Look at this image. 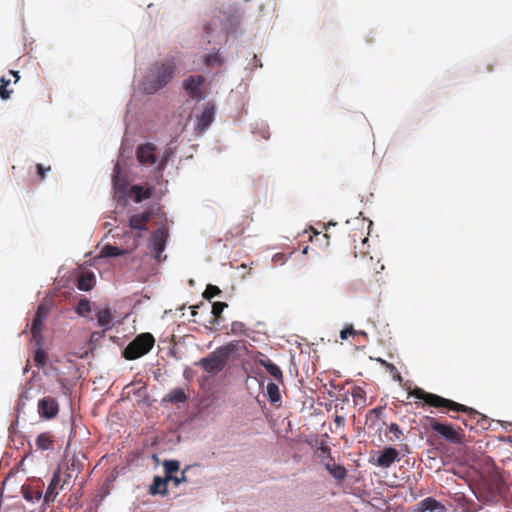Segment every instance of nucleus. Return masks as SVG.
Here are the masks:
<instances>
[{
	"instance_id": "f257e3e1",
	"label": "nucleus",
	"mask_w": 512,
	"mask_h": 512,
	"mask_svg": "<svg viewBox=\"0 0 512 512\" xmlns=\"http://www.w3.org/2000/svg\"><path fill=\"white\" fill-rule=\"evenodd\" d=\"M409 394L419 400L424 401L427 405L431 407L444 409L445 412L447 413L449 411L465 413L467 415V420L476 421V424L480 425L482 428H485V425L488 422L487 417L481 414L480 412L476 411L474 408L457 403L453 400L444 398L437 394L426 392L421 388H415Z\"/></svg>"
},
{
	"instance_id": "f03ea898",
	"label": "nucleus",
	"mask_w": 512,
	"mask_h": 512,
	"mask_svg": "<svg viewBox=\"0 0 512 512\" xmlns=\"http://www.w3.org/2000/svg\"><path fill=\"white\" fill-rule=\"evenodd\" d=\"M175 70L173 59L153 64L142 83L145 93L153 94L165 87L174 77Z\"/></svg>"
},
{
	"instance_id": "7ed1b4c3",
	"label": "nucleus",
	"mask_w": 512,
	"mask_h": 512,
	"mask_svg": "<svg viewBox=\"0 0 512 512\" xmlns=\"http://www.w3.org/2000/svg\"><path fill=\"white\" fill-rule=\"evenodd\" d=\"M155 339L150 333L136 336L123 350L122 355L127 360H135L146 355L154 346Z\"/></svg>"
},
{
	"instance_id": "20e7f679",
	"label": "nucleus",
	"mask_w": 512,
	"mask_h": 512,
	"mask_svg": "<svg viewBox=\"0 0 512 512\" xmlns=\"http://www.w3.org/2000/svg\"><path fill=\"white\" fill-rule=\"evenodd\" d=\"M226 20H229V17L225 13L219 12L203 25V31L206 34L208 43L216 41V38L218 41L227 38L229 28Z\"/></svg>"
},
{
	"instance_id": "39448f33",
	"label": "nucleus",
	"mask_w": 512,
	"mask_h": 512,
	"mask_svg": "<svg viewBox=\"0 0 512 512\" xmlns=\"http://www.w3.org/2000/svg\"><path fill=\"white\" fill-rule=\"evenodd\" d=\"M430 428L451 444L460 445L465 441V433L462 428H454L452 425L440 423L433 417H426Z\"/></svg>"
},
{
	"instance_id": "423d86ee",
	"label": "nucleus",
	"mask_w": 512,
	"mask_h": 512,
	"mask_svg": "<svg viewBox=\"0 0 512 512\" xmlns=\"http://www.w3.org/2000/svg\"><path fill=\"white\" fill-rule=\"evenodd\" d=\"M229 353V349L224 347L219 348L208 357L202 358L199 361V365H201L207 373L214 376L224 369Z\"/></svg>"
},
{
	"instance_id": "0eeeda50",
	"label": "nucleus",
	"mask_w": 512,
	"mask_h": 512,
	"mask_svg": "<svg viewBox=\"0 0 512 512\" xmlns=\"http://www.w3.org/2000/svg\"><path fill=\"white\" fill-rule=\"evenodd\" d=\"M206 79L202 75H191L183 81V89L194 100L203 99V86Z\"/></svg>"
},
{
	"instance_id": "6e6552de",
	"label": "nucleus",
	"mask_w": 512,
	"mask_h": 512,
	"mask_svg": "<svg viewBox=\"0 0 512 512\" xmlns=\"http://www.w3.org/2000/svg\"><path fill=\"white\" fill-rule=\"evenodd\" d=\"M169 237L167 227L163 226L158 228L151 234L150 246L154 252V256L157 260H160L161 254L166 248V242Z\"/></svg>"
},
{
	"instance_id": "1a4fd4ad",
	"label": "nucleus",
	"mask_w": 512,
	"mask_h": 512,
	"mask_svg": "<svg viewBox=\"0 0 512 512\" xmlns=\"http://www.w3.org/2000/svg\"><path fill=\"white\" fill-rule=\"evenodd\" d=\"M59 411V405L54 397L46 396L38 401V413L45 419L54 418Z\"/></svg>"
},
{
	"instance_id": "9d476101",
	"label": "nucleus",
	"mask_w": 512,
	"mask_h": 512,
	"mask_svg": "<svg viewBox=\"0 0 512 512\" xmlns=\"http://www.w3.org/2000/svg\"><path fill=\"white\" fill-rule=\"evenodd\" d=\"M156 146L152 143H145L137 148V160L141 164L153 165L156 163L157 158L155 155Z\"/></svg>"
},
{
	"instance_id": "9b49d317",
	"label": "nucleus",
	"mask_w": 512,
	"mask_h": 512,
	"mask_svg": "<svg viewBox=\"0 0 512 512\" xmlns=\"http://www.w3.org/2000/svg\"><path fill=\"white\" fill-rule=\"evenodd\" d=\"M399 452L396 448L392 446L384 447V449L380 452V455L376 459L375 464L381 468H388L394 462L399 461Z\"/></svg>"
},
{
	"instance_id": "f8f14e48",
	"label": "nucleus",
	"mask_w": 512,
	"mask_h": 512,
	"mask_svg": "<svg viewBox=\"0 0 512 512\" xmlns=\"http://www.w3.org/2000/svg\"><path fill=\"white\" fill-rule=\"evenodd\" d=\"M215 107L210 103H207L204 107L202 114L198 118L196 130L199 133H203L214 121Z\"/></svg>"
},
{
	"instance_id": "ddd939ff",
	"label": "nucleus",
	"mask_w": 512,
	"mask_h": 512,
	"mask_svg": "<svg viewBox=\"0 0 512 512\" xmlns=\"http://www.w3.org/2000/svg\"><path fill=\"white\" fill-rule=\"evenodd\" d=\"M417 512H445L443 504L432 497H427L417 504Z\"/></svg>"
},
{
	"instance_id": "4468645a",
	"label": "nucleus",
	"mask_w": 512,
	"mask_h": 512,
	"mask_svg": "<svg viewBox=\"0 0 512 512\" xmlns=\"http://www.w3.org/2000/svg\"><path fill=\"white\" fill-rule=\"evenodd\" d=\"M61 481L60 469L55 470L53 477L48 485L47 491L44 495L45 503L53 502L58 495V487Z\"/></svg>"
},
{
	"instance_id": "2eb2a0df",
	"label": "nucleus",
	"mask_w": 512,
	"mask_h": 512,
	"mask_svg": "<svg viewBox=\"0 0 512 512\" xmlns=\"http://www.w3.org/2000/svg\"><path fill=\"white\" fill-rule=\"evenodd\" d=\"M152 213L149 211L134 214L129 219V226L132 229L147 230V223L150 221Z\"/></svg>"
},
{
	"instance_id": "dca6fc26",
	"label": "nucleus",
	"mask_w": 512,
	"mask_h": 512,
	"mask_svg": "<svg viewBox=\"0 0 512 512\" xmlns=\"http://www.w3.org/2000/svg\"><path fill=\"white\" fill-rule=\"evenodd\" d=\"M170 480L166 477L162 478L160 476H155L153 479V483L150 485L149 492L152 495H166L168 492V482Z\"/></svg>"
},
{
	"instance_id": "f3484780",
	"label": "nucleus",
	"mask_w": 512,
	"mask_h": 512,
	"mask_svg": "<svg viewBox=\"0 0 512 512\" xmlns=\"http://www.w3.org/2000/svg\"><path fill=\"white\" fill-rule=\"evenodd\" d=\"M326 470L337 480L341 481L343 480L346 475L347 471L344 466L335 464L334 460H326L324 462Z\"/></svg>"
},
{
	"instance_id": "a211bd4d",
	"label": "nucleus",
	"mask_w": 512,
	"mask_h": 512,
	"mask_svg": "<svg viewBox=\"0 0 512 512\" xmlns=\"http://www.w3.org/2000/svg\"><path fill=\"white\" fill-rule=\"evenodd\" d=\"M95 276L91 272L82 273L77 280V288L81 291H89L94 287Z\"/></svg>"
},
{
	"instance_id": "6ab92c4d",
	"label": "nucleus",
	"mask_w": 512,
	"mask_h": 512,
	"mask_svg": "<svg viewBox=\"0 0 512 512\" xmlns=\"http://www.w3.org/2000/svg\"><path fill=\"white\" fill-rule=\"evenodd\" d=\"M260 364L266 369V371L277 381H283V373L278 365L273 363L270 359L261 360Z\"/></svg>"
},
{
	"instance_id": "aec40b11",
	"label": "nucleus",
	"mask_w": 512,
	"mask_h": 512,
	"mask_svg": "<svg viewBox=\"0 0 512 512\" xmlns=\"http://www.w3.org/2000/svg\"><path fill=\"white\" fill-rule=\"evenodd\" d=\"M96 318L98 325L105 330L112 327V315L109 308L99 310L96 314Z\"/></svg>"
},
{
	"instance_id": "412c9836",
	"label": "nucleus",
	"mask_w": 512,
	"mask_h": 512,
	"mask_svg": "<svg viewBox=\"0 0 512 512\" xmlns=\"http://www.w3.org/2000/svg\"><path fill=\"white\" fill-rule=\"evenodd\" d=\"M36 447L39 450H51L54 448V440L48 432L41 433L36 438Z\"/></svg>"
},
{
	"instance_id": "4be33fe9",
	"label": "nucleus",
	"mask_w": 512,
	"mask_h": 512,
	"mask_svg": "<svg viewBox=\"0 0 512 512\" xmlns=\"http://www.w3.org/2000/svg\"><path fill=\"white\" fill-rule=\"evenodd\" d=\"M113 186L117 191H124L126 188V180L125 177L121 174V167L119 164H116L113 170Z\"/></svg>"
},
{
	"instance_id": "5701e85b",
	"label": "nucleus",
	"mask_w": 512,
	"mask_h": 512,
	"mask_svg": "<svg viewBox=\"0 0 512 512\" xmlns=\"http://www.w3.org/2000/svg\"><path fill=\"white\" fill-rule=\"evenodd\" d=\"M165 399L172 403H183L186 401L187 396L182 388H176V389L171 390L166 395Z\"/></svg>"
},
{
	"instance_id": "b1692460",
	"label": "nucleus",
	"mask_w": 512,
	"mask_h": 512,
	"mask_svg": "<svg viewBox=\"0 0 512 512\" xmlns=\"http://www.w3.org/2000/svg\"><path fill=\"white\" fill-rule=\"evenodd\" d=\"M131 191L135 194V201L140 202L144 199H148L152 196V191L150 188H143L140 185H134L131 188Z\"/></svg>"
},
{
	"instance_id": "393cba45",
	"label": "nucleus",
	"mask_w": 512,
	"mask_h": 512,
	"mask_svg": "<svg viewBox=\"0 0 512 512\" xmlns=\"http://www.w3.org/2000/svg\"><path fill=\"white\" fill-rule=\"evenodd\" d=\"M163 467L165 469V477L172 480L174 473L180 468V463L177 460H166L163 463Z\"/></svg>"
},
{
	"instance_id": "a878e982",
	"label": "nucleus",
	"mask_w": 512,
	"mask_h": 512,
	"mask_svg": "<svg viewBox=\"0 0 512 512\" xmlns=\"http://www.w3.org/2000/svg\"><path fill=\"white\" fill-rule=\"evenodd\" d=\"M203 62L205 65L213 67V66H221L224 62L223 58L218 52H213L207 54L203 57Z\"/></svg>"
},
{
	"instance_id": "bb28decb",
	"label": "nucleus",
	"mask_w": 512,
	"mask_h": 512,
	"mask_svg": "<svg viewBox=\"0 0 512 512\" xmlns=\"http://www.w3.org/2000/svg\"><path fill=\"white\" fill-rule=\"evenodd\" d=\"M267 394L271 403H277L281 400L279 386L276 383H268Z\"/></svg>"
},
{
	"instance_id": "cd10ccee",
	"label": "nucleus",
	"mask_w": 512,
	"mask_h": 512,
	"mask_svg": "<svg viewBox=\"0 0 512 512\" xmlns=\"http://www.w3.org/2000/svg\"><path fill=\"white\" fill-rule=\"evenodd\" d=\"M126 251L125 250H121L120 248L116 247V246H112V245H105L101 252H100V255L102 257H117V256H121L123 254H125Z\"/></svg>"
},
{
	"instance_id": "c85d7f7f",
	"label": "nucleus",
	"mask_w": 512,
	"mask_h": 512,
	"mask_svg": "<svg viewBox=\"0 0 512 512\" xmlns=\"http://www.w3.org/2000/svg\"><path fill=\"white\" fill-rule=\"evenodd\" d=\"M10 82V78H6L5 76L0 78V97L3 100L10 98V94L12 93L11 90L7 89V86L10 84Z\"/></svg>"
},
{
	"instance_id": "c756f323",
	"label": "nucleus",
	"mask_w": 512,
	"mask_h": 512,
	"mask_svg": "<svg viewBox=\"0 0 512 512\" xmlns=\"http://www.w3.org/2000/svg\"><path fill=\"white\" fill-rule=\"evenodd\" d=\"M42 325H43V321H41L35 317L33 318L32 325H31V334L37 342L41 338Z\"/></svg>"
},
{
	"instance_id": "7c9ffc66",
	"label": "nucleus",
	"mask_w": 512,
	"mask_h": 512,
	"mask_svg": "<svg viewBox=\"0 0 512 512\" xmlns=\"http://www.w3.org/2000/svg\"><path fill=\"white\" fill-rule=\"evenodd\" d=\"M231 332L235 335H248V328L244 323L239 321H234L231 324Z\"/></svg>"
},
{
	"instance_id": "2f4dec72",
	"label": "nucleus",
	"mask_w": 512,
	"mask_h": 512,
	"mask_svg": "<svg viewBox=\"0 0 512 512\" xmlns=\"http://www.w3.org/2000/svg\"><path fill=\"white\" fill-rule=\"evenodd\" d=\"M76 312L81 316L91 312L90 301L88 299H81L76 307Z\"/></svg>"
},
{
	"instance_id": "473e14b6",
	"label": "nucleus",
	"mask_w": 512,
	"mask_h": 512,
	"mask_svg": "<svg viewBox=\"0 0 512 512\" xmlns=\"http://www.w3.org/2000/svg\"><path fill=\"white\" fill-rule=\"evenodd\" d=\"M318 450L320 452L319 457L321 458L322 462H325L326 460L333 461L331 449L324 442L321 443Z\"/></svg>"
},
{
	"instance_id": "72a5a7b5",
	"label": "nucleus",
	"mask_w": 512,
	"mask_h": 512,
	"mask_svg": "<svg viewBox=\"0 0 512 512\" xmlns=\"http://www.w3.org/2000/svg\"><path fill=\"white\" fill-rule=\"evenodd\" d=\"M35 364L39 367H44L47 363V355L42 349H37L34 354Z\"/></svg>"
},
{
	"instance_id": "f704fd0d",
	"label": "nucleus",
	"mask_w": 512,
	"mask_h": 512,
	"mask_svg": "<svg viewBox=\"0 0 512 512\" xmlns=\"http://www.w3.org/2000/svg\"><path fill=\"white\" fill-rule=\"evenodd\" d=\"M22 493H23V497L27 501H33L34 499L40 500L42 497L41 491H31L30 489L25 488V487L22 488Z\"/></svg>"
},
{
	"instance_id": "c9c22d12",
	"label": "nucleus",
	"mask_w": 512,
	"mask_h": 512,
	"mask_svg": "<svg viewBox=\"0 0 512 512\" xmlns=\"http://www.w3.org/2000/svg\"><path fill=\"white\" fill-rule=\"evenodd\" d=\"M220 293H221V290L219 289V287L209 284L203 293V297L207 300H211L212 298L219 295Z\"/></svg>"
},
{
	"instance_id": "e433bc0d",
	"label": "nucleus",
	"mask_w": 512,
	"mask_h": 512,
	"mask_svg": "<svg viewBox=\"0 0 512 512\" xmlns=\"http://www.w3.org/2000/svg\"><path fill=\"white\" fill-rule=\"evenodd\" d=\"M388 429L389 432L392 433L394 436L393 438H391L392 441L399 440L400 437L403 435V432L397 423H391Z\"/></svg>"
},
{
	"instance_id": "4c0bfd02",
	"label": "nucleus",
	"mask_w": 512,
	"mask_h": 512,
	"mask_svg": "<svg viewBox=\"0 0 512 512\" xmlns=\"http://www.w3.org/2000/svg\"><path fill=\"white\" fill-rule=\"evenodd\" d=\"M227 307V304L225 302H215L212 305V313L215 317H220L221 313L223 312L224 308Z\"/></svg>"
},
{
	"instance_id": "58836bf2",
	"label": "nucleus",
	"mask_w": 512,
	"mask_h": 512,
	"mask_svg": "<svg viewBox=\"0 0 512 512\" xmlns=\"http://www.w3.org/2000/svg\"><path fill=\"white\" fill-rule=\"evenodd\" d=\"M354 335H356V330L353 328L352 325H349L348 327L344 328L340 332V338L342 340H346V339H348L349 336H354Z\"/></svg>"
},
{
	"instance_id": "ea45409f",
	"label": "nucleus",
	"mask_w": 512,
	"mask_h": 512,
	"mask_svg": "<svg viewBox=\"0 0 512 512\" xmlns=\"http://www.w3.org/2000/svg\"><path fill=\"white\" fill-rule=\"evenodd\" d=\"M48 314V309L44 305H39L35 313V318L44 322Z\"/></svg>"
},
{
	"instance_id": "a19ab883",
	"label": "nucleus",
	"mask_w": 512,
	"mask_h": 512,
	"mask_svg": "<svg viewBox=\"0 0 512 512\" xmlns=\"http://www.w3.org/2000/svg\"><path fill=\"white\" fill-rule=\"evenodd\" d=\"M48 314V309L44 305H39L35 313V318L44 322Z\"/></svg>"
},
{
	"instance_id": "79ce46f5",
	"label": "nucleus",
	"mask_w": 512,
	"mask_h": 512,
	"mask_svg": "<svg viewBox=\"0 0 512 512\" xmlns=\"http://www.w3.org/2000/svg\"><path fill=\"white\" fill-rule=\"evenodd\" d=\"M36 170H37V175L39 177V180L42 181L45 178V173L47 171H50L51 167L48 166L47 168H45L42 164H37L36 165Z\"/></svg>"
},
{
	"instance_id": "37998d69",
	"label": "nucleus",
	"mask_w": 512,
	"mask_h": 512,
	"mask_svg": "<svg viewBox=\"0 0 512 512\" xmlns=\"http://www.w3.org/2000/svg\"><path fill=\"white\" fill-rule=\"evenodd\" d=\"M185 472H186V469L184 471H182L181 477L173 476L171 481L174 482L175 486H178L180 483L186 481Z\"/></svg>"
},
{
	"instance_id": "c03bdc74",
	"label": "nucleus",
	"mask_w": 512,
	"mask_h": 512,
	"mask_svg": "<svg viewBox=\"0 0 512 512\" xmlns=\"http://www.w3.org/2000/svg\"><path fill=\"white\" fill-rule=\"evenodd\" d=\"M383 413V407H375L369 411V414L375 415V417L380 418Z\"/></svg>"
},
{
	"instance_id": "a18cd8bd",
	"label": "nucleus",
	"mask_w": 512,
	"mask_h": 512,
	"mask_svg": "<svg viewBox=\"0 0 512 512\" xmlns=\"http://www.w3.org/2000/svg\"><path fill=\"white\" fill-rule=\"evenodd\" d=\"M334 422L337 426H343L345 423V418L343 416L336 415L334 418Z\"/></svg>"
},
{
	"instance_id": "49530a36",
	"label": "nucleus",
	"mask_w": 512,
	"mask_h": 512,
	"mask_svg": "<svg viewBox=\"0 0 512 512\" xmlns=\"http://www.w3.org/2000/svg\"><path fill=\"white\" fill-rule=\"evenodd\" d=\"M364 394H365V392H364L361 388H359V387H358V388H356V389L353 391V393H352L353 397H355V398H356V397H361V398H362V397H364Z\"/></svg>"
},
{
	"instance_id": "de8ad7c7",
	"label": "nucleus",
	"mask_w": 512,
	"mask_h": 512,
	"mask_svg": "<svg viewBox=\"0 0 512 512\" xmlns=\"http://www.w3.org/2000/svg\"><path fill=\"white\" fill-rule=\"evenodd\" d=\"M10 75H12L13 77H15V82H17L19 80V72L18 71H13L11 70L10 71Z\"/></svg>"
},
{
	"instance_id": "09e8293b",
	"label": "nucleus",
	"mask_w": 512,
	"mask_h": 512,
	"mask_svg": "<svg viewBox=\"0 0 512 512\" xmlns=\"http://www.w3.org/2000/svg\"><path fill=\"white\" fill-rule=\"evenodd\" d=\"M356 335H361L363 336L364 338H367V333L365 331H357L356 330Z\"/></svg>"
},
{
	"instance_id": "8fccbe9b",
	"label": "nucleus",
	"mask_w": 512,
	"mask_h": 512,
	"mask_svg": "<svg viewBox=\"0 0 512 512\" xmlns=\"http://www.w3.org/2000/svg\"><path fill=\"white\" fill-rule=\"evenodd\" d=\"M71 477H72V475H71V474L66 473L65 479L63 480V485H64V484H66V483H68V479H70Z\"/></svg>"
},
{
	"instance_id": "3c124183",
	"label": "nucleus",
	"mask_w": 512,
	"mask_h": 512,
	"mask_svg": "<svg viewBox=\"0 0 512 512\" xmlns=\"http://www.w3.org/2000/svg\"><path fill=\"white\" fill-rule=\"evenodd\" d=\"M387 366H388L389 368H391V369H395V366H394V365H392V364H387Z\"/></svg>"
},
{
	"instance_id": "603ef678",
	"label": "nucleus",
	"mask_w": 512,
	"mask_h": 512,
	"mask_svg": "<svg viewBox=\"0 0 512 512\" xmlns=\"http://www.w3.org/2000/svg\"><path fill=\"white\" fill-rule=\"evenodd\" d=\"M163 168H164V164H161V165L159 166V170H162Z\"/></svg>"
},
{
	"instance_id": "864d4df0",
	"label": "nucleus",
	"mask_w": 512,
	"mask_h": 512,
	"mask_svg": "<svg viewBox=\"0 0 512 512\" xmlns=\"http://www.w3.org/2000/svg\"><path fill=\"white\" fill-rule=\"evenodd\" d=\"M463 424H464L465 426H468L467 420H463Z\"/></svg>"
}]
</instances>
